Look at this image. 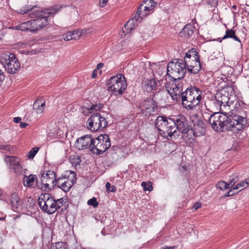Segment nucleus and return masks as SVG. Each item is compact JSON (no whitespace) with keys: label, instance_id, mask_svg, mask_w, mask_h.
Masks as SVG:
<instances>
[{"label":"nucleus","instance_id":"27","mask_svg":"<svg viewBox=\"0 0 249 249\" xmlns=\"http://www.w3.org/2000/svg\"><path fill=\"white\" fill-rule=\"evenodd\" d=\"M138 21L134 18H132L128 20L122 28V31L125 34L129 33L132 30H134L135 27L138 25Z\"/></svg>","mask_w":249,"mask_h":249},{"label":"nucleus","instance_id":"47","mask_svg":"<svg viewBox=\"0 0 249 249\" xmlns=\"http://www.w3.org/2000/svg\"><path fill=\"white\" fill-rule=\"evenodd\" d=\"M0 149L4 150V151H10L11 150V146L8 144L6 145H0Z\"/></svg>","mask_w":249,"mask_h":249},{"label":"nucleus","instance_id":"28","mask_svg":"<svg viewBox=\"0 0 249 249\" xmlns=\"http://www.w3.org/2000/svg\"><path fill=\"white\" fill-rule=\"evenodd\" d=\"M17 27L22 31H30L32 33H36L32 19L21 23Z\"/></svg>","mask_w":249,"mask_h":249},{"label":"nucleus","instance_id":"33","mask_svg":"<svg viewBox=\"0 0 249 249\" xmlns=\"http://www.w3.org/2000/svg\"><path fill=\"white\" fill-rule=\"evenodd\" d=\"M103 107V105L102 104H99L98 105H93L89 107H86V106L82 107L83 112L85 115H88L89 113H91L90 110H99Z\"/></svg>","mask_w":249,"mask_h":249},{"label":"nucleus","instance_id":"53","mask_svg":"<svg viewBox=\"0 0 249 249\" xmlns=\"http://www.w3.org/2000/svg\"><path fill=\"white\" fill-rule=\"evenodd\" d=\"M21 119L19 117H17L14 118V122L15 123H18L20 122Z\"/></svg>","mask_w":249,"mask_h":249},{"label":"nucleus","instance_id":"21","mask_svg":"<svg viewBox=\"0 0 249 249\" xmlns=\"http://www.w3.org/2000/svg\"><path fill=\"white\" fill-rule=\"evenodd\" d=\"M193 131L195 137H198L205 134L206 129L203 121L198 122V123L193 124L191 126Z\"/></svg>","mask_w":249,"mask_h":249},{"label":"nucleus","instance_id":"2","mask_svg":"<svg viewBox=\"0 0 249 249\" xmlns=\"http://www.w3.org/2000/svg\"><path fill=\"white\" fill-rule=\"evenodd\" d=\"M165 89L174 100L178 101L181 99L183 107L187 110L195 109L201 99L202 91L195 87L188 88L183 91L182 83H178L169 84Z\"/></svg>","mask_w":249,"mask_h":249},{"label":"nucleus","instance_id":"39","mask_svg":"<svg viewBox=\"0 0 249 249\" xmlns=\"http://www.w3.org/2000/svg\"><path fill=\"white\" fill-rule=\"evenodd\" d=\"M246 184H246V183L245 182V180H244V181L241 182L240 183H238L237 184H236L235 186H234V187H232V189L233 190H238V189H240L241 188H242L240 190V191H241L243 189L247 188Z\"/></svg>","mask_w":249,"mask_h":249},{"label":"nucleus","instance_id":"59","mask_svg":"<svg viewBox=\"0 0 249 249\" xmlns=\"http://www.w3.org/2000/svg\"><path fill=\"white\" fill-rule=\"evenodd\" d=\"M146 4L145 6H149L151 5V3H150L149 2H147L146 4Z\"/></svg>","mask_w":249,"mask_h":249},{"label":"nucleus","instance_id":"43","mask_svg":"<svg viewBox=\"0 0 249 249\" xmlns=\"http://www.w3.org/2000/svg\"><path fill=\"white\" fill-rule=\"evenodd\" d=\"M88 204L89 205L92 206L94 208H96L98 206V202H97L96 198L93 197L89 199L88 201Z\"/></svg>","mask_w":249,"mask_h":249},{"label":"nucleus","instance_id":"8","mask_svg":"<svg viewBox=\"0 0 249 249\" xmlns=\"http://www.w3.org/2000/svg\"><path fill=\"white\" fill-rule=\"evenodd\" d=\"M88 128L92 131L104 129L107 125V122L99 113L92 114L87 121Z\"/></svg>","mask_w":249,"mask_h":249},{"label":"nucleus","instance_id":"7","mask_svg":"<svg viewBox=\"0 0 249 249\" xmlns=\"http://www.w3.org/2000/svg\"><path fill=\"white\" fill-rule=\"evenodd\" d=\"M55 199L49 193H42L38 198V203L41 210L49 214H53L56 212L54 207Z\"/></svg>","mask_w":249,"mask_h":249},{"label":"nucleus","instance_id":"10","mask_svg":"<svg viewBox=\"0 0 249 249\" xmlns=\"http://www.w3.org/2000/svg\"><path fill=\"white\" fill-rule=\"evenodd\" d=\"M1 59L5 70L8 73L14 74L17 72L20 68V63L14 54H4Z\"/></svg>","mask_w":249,"mask_h":249},{"label":"nucleus","instance_id":"44","mask_svg":"<svg viewBox=\"0 0 249 249\" xmlns=\"http://www.w3.org/2000/svg\"><path fill=\"white\" fill-rule=\"evenodd\" d=\"M238 181V177L237 176H235L234 177L232 178V179H231L229 182L228 183V184H229L230 188H231L232 189V187H234V185Z\"/></svg>","mask_w":249,"mask_h":249},{"label":"nucleus","instance_id":"56","mask_svg":"<svg viewBox=\"0 0 249 249\" xmlns=\"http://www.w3.org/2000/svg\"><path fill=\"white\" fill-rule=\"evenodd\" d=\"M175 248H176V246H173V247L165 246V247H164L163 248H162V249H175Z\"/></svg>","mask_w":249,"mask_h":249},{"label":"nucleus","instance_id":"45","mask_svg":"<svg viewBox=\"0 0 249 249\" xmlns=\"http://www.w3.org/2000/svg\"><path fill=\"white\" fill-rule=\"evenodd\" d=\"M198 115L195 114H192L190 116V120L193 123V124L198 123V122L201 121L198 119Z\"/></svg>","mask_w":249,"mask_h":249},{"label":"nucleus","instance_id":"37","mask_svg":"<svg viewBox=\"0 0 249 249\" xmlns=\"http://www.w3.org/2000/svg\"><path fill=\"white\" fill-rule=\"evenodd\" d=\"M216 187L221 190H225L227 189H229V184L223 181H219L216 185Z\"/></svg>","mask_w":249,"mask_h":249},{"label":"nucleus","instance_id":"3","mask_svg":"<svg viewBox=\"0 0 249 249\" xmlns=\"http://www.w3.org/2000/svg\"><path fill=\"white\" fill-rule=\"evenodd\" d=\"M36 7H30L26 6L20 9L18 12L21 14L30 12V18H34L32 20L36 33L47 26L49 23L48 18L53 16L60 9L58 6L51 7L40 11L36 10Z\"/></svg>","mask_w":249,"mask_h":249},{"label":"nucleus","instance_id":"29","mask_svg":"<svg viewBox=\"0 0 249 249\" xmlns=\"http://www.w3.org/2000/svg\"><path fill=\"white\" fill-rule=\"evenodd\" d=\"M45 102L42 99H36L34 104L33 108L37 113H42L44 110Z\"/></svg>","mask_w":249,"mask_h":249},{"label":"nucleus","instance_id":"50","mask_svg":"<svg viewBox=\"0 0 249 249\" xmlns=\"http://www.w3.org/2000/svg\"><path fill=\"white\" fill-rule=\"evenodd\" d=\"M201 207V203H200L199 202L195 203V204L193 206V208L195 210H197L199 208H200Z\"/></svg>","mask_w":249,"mask_h":249},{"label":"nucleus","instance_id":"58","mask_svg":"<svg viewBox=\"0 0 249 249\" xmlns=\"http://www.w3.org/2000/svg\"><path fill=\"white\" fill-rule=\"evenodd\" d=\"M245 182L246 183V185H247V187H248V186H249V178H247L245 180Z\"/></svg>","mask_w":249,"mask_h":249},{"label":"nucleus","instance_id":"19","mask_svg":"<svg viewBox=\"0 0 249 249\" xmlns=\"http://www.w3.org/2000/svg\"><path fill=\"white\" fill-rule=\"evenodd\" d=\"M23 183L24 186L34 188L36 186L38 187V185L40 183L37 182L36 176L33 174H30L29 176L24 175L23 178Z\"/></svg>","mask_w":249,"mask_h":249},{"label":"nucleus","instance_id":"49","mask_svg":"<svg viewBox=\"0 0 249 249\" xmlns=\"http://www.w3.org/2000/svg\"><path fill=\"white\" fill-rule=\"evenodd\" d=\"M5 78L3 72L0 69V86L2 84Z\"/></svg>","mask_w":249,"mask_h":249},{"label":"nucleus","instance_id":"46","mask_svg":"<svg viewBox=\"0 0 249 249\" xmlns=\"http://www.w3.org/2000/svg\"><path fill=\"white\" fill-rule=\"evenodd\" d=\"M218 0H207V2L208 4L211 5L212 7H215L217 5Z\"/></svg>","mask_w":249,"mask_h":249},{"label":"nucleus","instance_id":"51","mask_svg":"<svg viewBox=\"0 0 249 249\" xmlns=\"http://www.w3.org/2000/svg\"><path fill=\"white\" fill-rule=\"evenodd\" d=\"M97 69L94 70L91 74V78H95L97 77Z\"/></svg>","mask_w":249,"mask_h":249},{"label":"nucleus","instance_id":"30","mask_svg":"<svg viewBox=\"0 0 249 249\" xmlns=\"http://www.w3.org/2000/svg\"><path fill=\"white\" fill-rule=\"evenodd\" d=\"M228 38H231L234 39L235 40L239 42L240 43H241L240 39L239 38L235 35V31L232 29H227L225 35L223 37L222 39L220 38H218V40L220 42H221L222 39H225Z\"/></svg>","mask_w":249,"mask_h":249},{"label":"nucleus","instance_id":"22","mask_svg":"<svg viewBox=\"0 0 249 249\" xmlns=\"http://www.w3.org/2000/svg\"><path fill=\"white\" fill-rule=\"evenodd\" d=\"M199 56L198 52L195 49L189 50L186 53L184 56V64L187 65V61H189L191 63L196 60H199Z\"/></svg>","mask_w":249,"mask_h":249},{"label":"nucleus","instance_id":"16","mask_svg":"<svg viewBox=\"0 0 249 249\" xmlns=\"http://www.w3.org/2000/svg\"><path fill=\"white\" fill-rule=\"evenodd\" d=\"M173 119L175 122L176 128V134L177 133V130H180L181 132L185 131L189 127L188 123L186 117L183 115H179Z\"/></svg>","mask_w":249,"mask_h":249},{"label":"nucleus","instance_id":"61","mask_svg":"<svg viewBox=\"0 0 249 249\" xmlns=\"http://www.w3.org/2000/svg\"><path fill=\"white\" fill-rule=\"evenodd\" d=\"M5 217H0V220H3L5 219Z\"/></svg>","mask_w":249,"mask_h":249},{"label":"nucleus","instance_id":"60","mask_svg":"<svg viewBox=\"0 0 249 249\" xmlns=\"http://www.w3.org/2000/svg\"><path fill=\"white\" fill-rule=\"evenodd\" d=\"M234 190H232V192H231V194L234 193V194H236L238 193V192H233Z\"/></svg>","mask_w":249,"mask_h":249},{"label":"nucleus","instance_id":"35","mask_svg":"<svg viewBox=\"0 0 249 249\" xmlns=\"http://www.w3.org/2000/svg\"><path fill=\"white\" fill-rule=\"evenodd\" d=\"M213 104L215 107L219 109L220 112H224V109L222 108L223 104L221 103L220 99H218L217 98H215V99L213 100Z\"/></svg>","mask_w":249,"mask_h":249},{"label":"nucleus","instance_id":"5","mask_svg":"<svg viewBox=\"0 0 249 249\" xmlns=\"http://www.w3.org/2000/svg\"><path fill=\"white\" fill-rule=\"evenodd\" d=\"M127 84L124 76L122 74L111 77L107 83V90L112 91L115 95L122 94L126 89Z\"/></svg>","mask_w":249,"mask_h":249},{"label":"nucleus","instance_id":"6","mask_svg":"<svg viewBox=\"0 0 249 249\" xmlns=\"http://www.w3.org/2000/svg\"><path fill=\"white\" fill-rule=\"evenodd\" d=\"M110 144L108 135H100L93 140L91 153L97 155L102 154L110 147Z\"/></svg>","mask_w":249,"mask_h":249},{"label":"nucleus","instance_id":"9","mask_svg":"<svg viewBox=\"0 0 249 249\" xmlns=\"http://www.w3.org/2000/svg\"><path fill=\"white\" fill-rule=\"evenodd\" d=\"M40 183L38 185V188L43 191L50 190L51 187H53L55 183V174L51 170H45V169L41 172Z\"/></svg>","mask_w":249,"mask_h":249},{"label":"nucleus","instance_id":"17","mask_svg":"<svg viewBox=\"0 0 249 249\" xmlns=\"http://www.w3.org/2000/svg\"><path fill=\"white\" fill-rule=\"evenodd\" d=\"M167 124H165V127L163 128L162 133H160L161 135H163L164 137H169L172 138L176 134V127L175 122L173 118H169L166 121Z\"/></svg>","mask_w":249,"mask_h":249},{"label":"nucleus","instance_id":"62","mask_svg":"<svg viewBox=\"0 0 249 249\" xmlns=\"http://www.w3.org/2000/svg\"><path fill=\"white\" fill-rule=\"evenodd\" d=\"M232 8H233L234 9H236V6H232Z\"/></svg>","mask_w":249,"mask_h":249},{"label":"nucleus","instance_id":"23","mask_svg":"<svg viewBox=\"0 0 249 249\" xmlns=\"http://www.w3.org/2000/svg\"><path fill=\"white\" fill-rule=\"evenodd\" d=\"M194 29L195 27L192 24H187L179 33V36L181 37L188 38L191 37L194 34Z\"/></svg>","mask_w":249,"mask_h":249},{"label":"nucleus","instance_id":"25","mask_svg":"<svg viewBox=\"0 0 249 249\" xmlns=\"http://www.w3.org/2000/svg\"><path fill=\"white\" fill-rule=\"evenodd\" d=\"M169 117L163 116H159L155 121V124L156 128L159 131L160 133H162L163 130L165 127V124H167L166 121Z\"/></svg>","mask_w":249,"mask_h":249},{"label":"nucleus","instance_id":"14","mask_svg":"<svg viewBox=\"0 0 249 249\" xmlns=\"http://www.w3.org/2000/svg\"><path fill=\"white\" fill-rule=\"evenodd\" d=\"M140 107L142 114L145 116H150L157 109L155 101L152 98H147L140 103Z\"/></svg>","mask_w":249,"mask_h":249},{"label":"nucleus","instance_id":"57","mask_svg":"<svg viewBox=\"0 0 249 249\" xmlns=\"http://www.w3.org/2000/svg\"><path fill=\"white\" fill-rule=\"evenodd\" d=\"M104 66V64L103 63H98L97 65V69H100L101 68H102L103 66Z\"/></svg>","mask_w":249,"mask_h":249},{"label":"nucleus","instance_id":"11","mask_svg":"<svg viewBox=\"0 0 249 249\" xmlns=\"http://www.w3.org/2000/svg\"><path fill=\"white\" fill-rule=\"evenodd\" d=\"M4 160L9 168L16 174L21 175L25 173L26 169L23 168L21 160L18 157L7 156Z\"/></svg>","mask_w":249,"mask_h":249},{"label":"nucleus","instance_id":"24","mask_svg":"<svg viewBox=\"0 0 249 249\" xmlns=\"http://www.w3.org/2000/svg\"><path fill=\"white\" fill-rule=\"evenodd\" d=\"M182 138L184 140L185 142L187 143L192 144L195 142V136L194 135V131L191 127L190 129L189 128V127H187V129L182 132Z\"/></svg>","mask_w":249,"mask_h":249},{"label":"nucleus","instance_id":"34","mask_svg":"<svg viewBox=\"0 0 249 249\" xmlns=\"http://www.w3.org/2000/svg\"><path fill=\"white\" fill-rule=\"evenodd\" d=\"M143 2L145 4H146L147 2H149L151 3V5L149 6L143 5L144 11H145L146 13H148V15L149 12L154 9V7L156 3L153 0H144Z\"/></svg>","mask_w":249,"mask_h":249},{"label":"nucleus","instance_id":"31","mask_svg":"<svg viewBox=\"0 0 249 249\" xmlns=\"http://www.w3.org/2000/svg\"><path fill=\"white\" fill-rule=\"evenodd\" d=\"M148 15V13H146L143 9V4H141L138 8L137 11L134 16V18L138 22L142 20Z\"/></svg>","mask_w":249,"mask_h":249},{"label":"nucleus","instance_id":"55","mask_svg":"<svg viewBox=\"0 0 249 249\" xmlns=\"http://www.w3.org/2000/svg\"><path fill=\"white\" fill-rule=\"evenodd\" d=\"M28 125V124L26 123L20 122V127L23 128H25Z\"/></svg>","mask_w":249,"mask_h":249},{"label":"nucleus","instance_id":"12","mask_svg":"<svg viewBox=\"0 0 249 249\" xmlns=\"http://www.w3.org/2000/svg\"><path fill=\"white\" fill-rule=\"evenodd\" d=\"M71 173L72 175V178L64 176L60 177L56 180L54 186H57L58 188H60L65 193L68 192L75 183V180L73 179V178L76 177L75 173L71 171Z\"/></svg>","mask_w":249,"mask_h":249},{"label":"nucleus","instance_id":"40","mask_svg":"<svg viewBox=\"0 0 249 249\" xmlns=\"http://www.w3.org/2000/svg\"><path fill=\"white\" fill-rule=\"evenodd\" d=\"M64 199L63 198H61L59 199H57V200L55 199V204H54V207L56 208V211L60 209L63 205L64 204Z\"/></svg>","mask_w":249,"mask_h":249},{"label":"nucleus","instance_id":"15","mask_svg":"<svg viewBox=\"0 0 249 249\" xmlns=\"http://www.w3.org/2000/svg\"><path fill=\"white\" fill-rule=\"evenodd\" d=\"M93 140V138L91 137V135H86L77 139L75 143V147L78 150L89 148V151L91 152Z\"/></svg>","mask_w":249,"mask_h":249},{"label":"nucleus","instance_id":"13","mask_svg":"<svg viewBox=\"0 0 249 249\" xmlns=\"http://www.w3.org/2000/svg\"><path fill=\"white\" fill-rule=\"evenodd\" d=\"M214 98H217L218 99H220L221 103L223 104V107L225 110H230V111L234 112L233 108H234V106L233 104L235 102V105L237 101H231V97L228 96V92L225 90H222L216 93Z\"/></svg>","mask_w":249,"mask_h":249},{"label":"nucleus","instance_id":"41","mask_svg":"<svg viewBox=\"0 0 249 249\" xmlns=\"http://www.w3.org/2000/svg\"><path fill=\"white\" fill-rule=\"evenodd\" d=\"M106 187L107 192H115L116 191V187L114 185H111L109 182L106 183Z\"/></svg>","mask_w":249,"mask_h":249},{"label":"nucleus","instance_id":"1","mask_svg":"<svg viewBox=\"0 0 249 249\" xmlns=\"http://www.w3.org/2000/svg\"><path fill=\"white\" fill-rule=\"evenodd\" d=\"M209 122L214 130L223 131L225 129L234 133L239 132L249 125L246 116L232 111L214 112L211 115Z\"/></svg>","mask_w":249,"mask_h":249},{"label":"nucleus","instance_id":"52","mask_svg":"<svg viewBox=\"0 0 249 249\" xmlns=\"http://www.w3.org/2000/svg\"><path fill=\"white\" fill-rule=\"evenodd\" d=\"M245 86L249 88V74H248V77H246Z\"/></svg>","mask_w":249,"mask_h":249},{"label":"nucleus","instance_id":"26","mask_svg":"<svg viewBox=\"0 0 249 249\" xmlns=\"http://www.w3.org/2000/svg\"><path fill=\"white\" fill-rule=\"evenodd\" d=\"M10 203L12 210L15 212H18L21 205V200L17 193H13L10 196Z\"/></svg>","mask_w":249,"mask_h":249},{"label":"nucleus","instance_id":"38","mask_svg":"<svg viewBox=\"0 0 249 249\" xmlns=\"http://www.w3.org/2000/svg\"><path fill=\"white\" fill-rule=\"evenodd\" d=\"M141 185L143 187V189L144 191H151L153 190L152 183L150 181L148 182V183L143 181L142 182Z\"/></svg>","mask_w":249,"mask_h":249},{"label":"nucleus","instance_id":"54","mask_svg":"<svg viewBox=\"0 0 249 249\" xmlns=\"http://www.w3.org/2000/svg\"><path fill=\"white\" fill-rule=\"evenodd\" d=\"M232 189H231V190H230L227 193V194L225 195V197H228V196H232L234 195V193H232V194H231V192H232Z\"/></svg>","mask_w":249,"mask_h":249},{"label":"nucleus","instance_id":"18","mask_svg":"<svg viewBox=\"0 0 249 249\" xmlns=\"http://www.w3.org/2000/svg\"><path fill=\"white\" fill-rule=\"evenodd\" d=\"M158 86L157 81L155 78H144L142 83V87L146 92L156 90Z\"/></svg>","mask_w":249,"mask_h":249},{"label":"nucleus","instance_id":"20","mask_svg":"<svg viewBox=\"0 0 249 249\" xmlns=\"http://www.w3.org/2000/svg\"><path fill=\"white\" fill-rule=\"evenodd\" d=\"M185 66L188 72L193 74L198 73L201 69L199 58L191 63L187 61V65Z\"/></svg>","mask_w":249,"mask_h":249},{"label":"nucleus","instance_id":"48","mask_svg":"<svg viewBox=\"0 0 249 249\" xmlns=\"http://www.w3.org/2000/svg\"><path fill=\"white\" fill-rule=\"evenodd\" d=\"M108 0H99V4L101 7H104L107 4Z\"/></svg>","mask_w":249,"mask_h":249},{"label":"nucleus","instance_id":"36","mask_svg":"<svg viewBox=\"0 0 249 249\" xmlns=\"http://www.w3.org/2000/svg\"><path fill=\"white\" fill-rule=\"evenodd\" d=\"M66 244L64 242H58L53 244L51 249H66Z\"/></svg>","mask_w":249,"mask_h":249},{"label":"nucleus","instance_id":"4","mask_svg":"<svg viewBox=\"0 0 249 249\" xmlns=\"http://www.w3.org/2000/svg\"><path fill=\"white\" fill-rule=\"evenodd\" d=\"M186 69V66L182 59H178L176 62H170L167 67V74L172 78L173 82H169L166 85L180 83L179 81L185 76Z\"/></svg>","mask_w":249,"mask_h":249},{"label":"nucleus","instance_id":"32","mask_svg":"<svg viewBox=\"0 0 249 249\" xmlns=\"http://www.w3.org/2000/svg\"><path fill=\"white\" fill-rule=\"evenodd\" d=\"M81 34L79 31H70L66 33L64 36V40L65 41H70L72 39H77L81 36Z\"/></svg>","mask_w":249,"mask_h":249},{"label":"nucleus","instance_id":"42","mask_svg":"<svg viewBox=\"0 0 249 249\" xmlns=\"http://www.w3.org/2000/svg\"><path fill=\"white\" fill-rule=\"evenodd\" d=\"M38 150V148L37 147L32 148L28 153V158L29 159H33L35 157L36 154L37 153Z\"/></svg>","mask_w":249,"mask_h":249}]
</instances>
